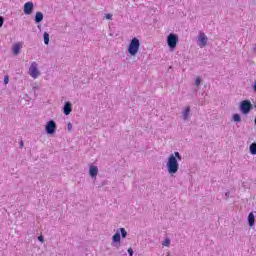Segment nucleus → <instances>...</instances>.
<instances>
[{
    "mask_svg": "<svg viewBox=\"0 0 256 256\" xmlns=\"http://www.w3.org/2000/svg\"><path fill=\"white\" fill-rule=\"evenodd\" d=\"M182 159L183 157H181L179 152H174V154L168 157L166 167L169 175H175L179 171V161Z\"/></svg>",
    "mask_w": 256,
    "mask_h": 256,
    "instance_id": "f257e3e1",
    "label": "nucleus"
},
{
    "mask_svg": "<svg viewBox=\"0 0 256 256\" xmlns=\"http://www.w3.org/2000/svg\"><path fill=\"white\" fill-rule=\"evenodd\" d=\"M139 47H141V42L137 38H133L128 46V53L135 57L139 53Z\"/></svg>",
    "mask_w": 256,
    "mask_h": 256,
    "instance_id": "f03ea898",
    "label": "nucleus"
},
{
    "mask_svg": "<svg viewBox=\"0 0 256 256\" xmlns=\"http://www.w3.org/2000/svg\"><path fill=\"white\" fill-rule=\"evenodd\" d=\"M253 110V104H251V101L249 100H243L240 103V111L243 113V115H249L251 111Z\"/></svg>",
    "mask_w": 256,
    "mask_h": 256,
    "instance_id": "7ed1b4c3",
    "label": "nucleus"
},
{
    "mask_svg": "<svg viewBox=\"0 0 256 256\" xmlns=\"http://www.w3.org/2000/svg\"><path fill=\"white\" fill-rule=\"evenodd\" d=\"M45 131L47 135H53L55 131H57V123H55V120H50L47 122Z\"/></svg>",
    "mask_w": 256,
    "mask_h": 256,
    "instance_id": "20e7f679",
    "label": "nucleus"
},
{
    "mask_svg": "<svg viewBox=\"0 0 256 256\" xmlns=\"http://www.w3.org/2000/svg\"><path fill=\"white\" fill-rule=\"evenodd\" d=\"M178 41L179 37L176 34H169L167 37V43L170 49H175V47H177Z\"/></svg>",
    "mask_w": 256,
    "mask_h": 256,
    "instance_id": "39448f33",
    "label": "nucleus"
},
{
    "mask_svg": "<svg viewBox=\"0 0 256 256\" xmlns=\"http://www.w3.org/2000/svg\"><path fill=\"white\" fill-rule=\"evenodd\" d=\"M39 65L37 64V62H32L29 68V75L30 77H32L33 79H37L39 77V69H38Z\"/></svg>",
    "mask_w": 256,
    "mask_h": 256,
    "instance_id": "423d86ee",
    "label": "nucleus"
},
{
    "mask_svg": "<svg viewBox=\"0 0 256 256\" xmlns=\"http://www.w3.org/2000/svg\"><path fill=\"white\" fill-rule=\"evenodd\" d=\"M207 41H208L207 35H205L204 32H200V33H199V36H198L197 45H198L201 49H203L204 47H207Z\"/></svg>",
    "mask_w": 256,
    "mask_h": 256,
    "instance_id": "0eeeda50",
    "label": "nucleus"
},
{
    "mask_svg": "<svg viewBox=\"0 0 256 256\" xmlns=\"http://www.w3.org/2000/svg\"><path fill=\"white\" fill-rule=\"evenodd\" d=\"M117 243H121V232H119V230H117V232L112 237L113 247H117Z\"/></svg>",
    "mask_w": 256,
    "mask_h": 256,
    "instance_id": "6e6552de",
    "label": "nucleus"
},
{
    "mask_svg": "<svg viewBox=\"0 0 256 256\" xmlns=\"http://www.w3.org/2000/svg\"><path fill=\"white\" fill-rule=\"evenodd\" d=\"M71 111H73V104L71 102H65L63 107L64 115H71Z\"/></svg>",
    "mask_w": 256,
    "mask_h": 256,
    "instance_id": "1a4fd4ad",
    "label": "nucleus"
},
{
    "mask_svg": "<svg viewBox=\"0 0 256 256\" xmlns=\"http://www.w3.org/2000/svg\"><path fill=\"white\" fill-rule=\"evenodd\" d=\"M24 13L25 15H31L33 13V2H26L24 4Z\"/></svg>",
    "mask_w": 256,
    "mask_h": 256,
    "instance_id": "9d476101",
    "label": "nucleus"
},
{
    "mask_svg": "<svg viewBox=\"0 0 256 256\" xmlns=\"http://www.w3.org/2000/svg\"><path fill=\"white\" fill-rule=\"evenodd\" d=\"M21 49H23V43H21V42H17L16 44H14L12 46V52L15 55H19V53H21Z\"/></svg>",
    "mask_w": 256,
    "mask_h": 256,
    "instance_id": "9b49d317",
    "label": "nucleus"
},
{
    "mask_svg": "<svg viewBox=\"0 0 256 256\" xmlns=\"http://www.w3.org/2000/svg\"><path fill=\"white\" fill-rule=\"evenodd\" d=\"M98 173H99V168L97 166L91 165L89 168L90 177H92V179H93V178L97 177Z\"/></svg>",
    "mask_w": 256,
    "mask_h": 256,
    "instance_id": "f8f14e48",
    "label": "nucleus"
},
{
    "mask_svg": "<svg viewBox=\"0 0 256 256\" xmlns=\"http://www.w3.org/2000/svg\"><path fill=\"white\" fill-rule=\"evenodd\" d=\"M191 113V107L186 106L182 111L183 120L187 121L189 119V114Z\"/></svg>",
    "mask_w": 256,
    "mask_h": 256,
    "instance_id": "ddd939ff",
    "label": "nucleus"
},
{
    "mask_svg": "<svg viewBox=\"0 0 256 256\" xmlns=\"http://www.w3.org/2000/svg\"><path fill=\"white\" fill-rule=\"evenodd\" d=\"M248 225L250 227H253V225H255V214H253V212H250L248 215Z\"/></svg>",
    "mask_w": 256,
    "mask_h": 256,
    "instance_id": "4468645a",
    "label": "nucleus"
},
{
    "mask_svg": "<svg viewBox=\"0 0 256 256\" xmlns=\"http://www.w3.org/2000/svg\"><path fill=\"white\" fill-rule=\"evenodd\" d=\"M41 21H43V13L42 12H36L35 22L36 23H41Z\"/></svg>",
    "mask_w": 256,
    "mask_h": 256,
    "instance_id": "2eb2a0df",
    "label": "nucleus"
},
{
    "mask_svg": "<svg viewBox=\"0 0 256 256\" xmlns=\"http://www.w3.org/2000/svg\"><path fill=\"white\" fill-rule=\"evenodd\" d=\"M250 153L251 155H256V143L250 145Z\"/></svg>",
    "mask_w": 256,
    "mask_h": 256,
    "instance_id": "dca6fc26",
    "label": "nucleus"
},
{
    "mask_svg": "<svg viewBox=\"0 0 256 256\" xmlns=\"http://www.w3.org/2000/svg\"><path fill=\"white\" fill-rule=\"evenodd\" d=\"M119 233H121V237L122 239H125V237H127V230H125V228H120Z\"/></svg>",
    "mask_w": 256,
    "mask_h": 256,
    "instance_id": "f3484780",
    "label": "nucleus"
},
{
    "mask_svg": "<svg viewBox=\"0 0 256 256\" xmlns=\"http://www.w3.org/2000/svg\"><path fill=\"white\" fill-rule=\"evenodd\" d=\"M43 37H44V44L49 45V33L44 32Z\"/></svg>",
    "mask_w": 256,
    "mask_h": 256,
    "instance_id": "a211bd4d",
    "label": "nucleus"
},
{
    "mask_svg": "<svg viewBox=\"0 0 256 256\" xmlns=\"http://www.w3.org/2000/svg\"><path fill=\"white\" fill-rule=\"evenodd\" d=\"M163 247H169L171 245V239L165 238V240L162 242Z\"/></svg>",
    "mask_w": 256,
    "mask_h": 256,
    "instance_id": "6ab92c4d",
    "label": "nucleus"
},
{
    "mask_svg": "<svg viewBox=\"0 0 256 256\" xmlns=\"http://www.w3.org/2000/svg\"><path fill=\"white\" fill-rule=\"evenodd\" d=\"M233 121H235V123H240L241 116L239 114H234L233 115Z\"/></svg>",
    "mask_w": 256,
    "mask_h": 256,
    "instance_id": "aec40b11",
    "label": "nucleus"
},
{
    "mask_svg": "<svg viewBox=\"0 0 256 256\" xmlns=\"http://www.w3.org/2000/svg\"><path fill=\"white\" fill-rule=\"evenodd\" d=\"M195 85H196V87H199L200 85H201V77H196V79H195Z\"/></svg>",
    "mask_w": 256,
    "mask_h": 256,
    "instance_id": "412c9836",
    "label": "nucleus"
},
{
    "mask_svg": "<svg viewBox=\"0 0 256 256\" xmlns=\"http://www.w3.org/2000/svg\"><path fill=\"white\" fill-rule=\"evenodd\" d=\"M9 83V76L4 77V85H7Z\"/></svg>",
    "mask_w": 256,
    "mask_h": 256,
    "instance_id": "4be33fe9",
    "label": "nucleus"
},
{
    "mask_svg": "<svg viewBox=\"0 0 256 256\" xmlns=\"http://www.w3.org/2000/svg\"><path fill=\"white\" fill-rule=\"evenodd\" d=\"M67 127H68V131H71L73 129V124H71V122H69Z\"/></svg>",
    "mask_w": 256,
    "mask_h": 256,
    "instance_id": "5701e85b",
    "label": "nucleus"
},
{
    "mask_svg": "<svg viewBox=\"0 0 256 256\" xmlns=\"http://www.w3.org/2000/svg\"><path fill=\"white\" fill-rule=\"evenodd\" d=\"M4 21H5V19H3V17H0V27H3Z\"/></svg>",
    "mask_w": 256,
    "mask_h": 256,
    "instance_id": "b1692460",
    "label": "nucleus"
},
{
    "mask_svg": "<svg viewBox=\"0 0 256 256\" xmlns=\"http://www.w3.org/2000/svg\"><path fill=\"white\" fill-rule=\"evenodd\" d=\"M129 256H133V248L128 249Z\"/></svg>",
    "mask_w": 256,
    "mask_h": 256,
    "instance_id": "393cba45",
    "label": "nucleus"
},
{
    "mask_svg": "<svg viewBox=\"0 0 256 256\" xmlns=\"http://www.w3.org/2000/svg\"><path fill=\"white\" fill-rule=\"evenodd\" d=\"M38 241H40V243H43V241H44L43 236H39V237H38Z\"/></svg>",
    "mask_w": 256,
    "mask_h": 256,
    "instance_id": "a878e982",
    "label": "nucleus"
},
{
    "mask_svg": "<svg viewBox=\"0 0 256 256\" xmlns=\"http://www.w3.org/2000/svg\"><path fill=\"white\" fill-rule=\"evenodd\" d=\"M112 17H113V15H111V14L106 15V19H112Z\"/></svg>",
    "mask_w": 256,
    "mask_h": 256,
    "instance_id": "bb28decb",
    "label": "nucleus"
},
{
    "mask_svg": "<svg viewBox=\"0 0 256 256\" xmlns=\"http://www.w3.org/2000/svg\"><path fill=\"white\" fill-rule=\"evenodd\" d=\"M225 197H226V199H229V192L225 193Z\"/></svg>",
    "mask_w": 256,
    "mask_h": 256,
    "instance_id": "cd10ccee",
    "label": "nucleus"
},
{
    "mask_svg": "<svg viewBox=\"0 0 256 256\" xmlns=\"http://www.w3.org/2000/svg\"><path fill=\"white\" fill-rule=\"evenodd\" d=\"M252 50L254 51V53H256V45H253Z\"/></svg>",
    "mask_w": 256,
    "mask_h": 256,
    "instance_id": "c85d7f7f",
    "label": "nucleus"
},
{
    "mask_svg": "<svg viewBox=\"0 0 256 256\" xmlns=\"http://www.w3.org/2000/svg\"><path fill=\"white\" fill-rule=\"evenodd\" d=\"M20 147H23L24 143H23V140L20 141Z\"/></svg>",
    "mask_w": 256,
    "mask_h": 256,
    "instance_id": "c756f323",
    "label": "nucleus"
},
{
    "mask_svg": "<svg viewBox=\"0 0 256 256\" xmlns=\"http://www.w3.org/2000/svg\"><path fill=\"white\" fill-rule=\"evenodd\" d=\"M254 91L256 92V82L254 83Z\"/></svg>",
    "mask_w": 256,
    "mask_h": 256,
    "instance_id": "7c9ffc66",
    "label": "nucleus"
},
{
    "mask_svg": "<svg viewBox=\"0 0 256 256\" xmlns=\"http://www.w3.org/2000/svg\"><path fill=\"white\" fill-rule=\"evenodd\" d=\"M254 107H255V109H256V102H254Z\"/></svg>",
    "mask_w": 256,
    "mask_h": 256,
    "instance_id": "2f4dec72",
    "label": "nucleus"
}]
</instances>
